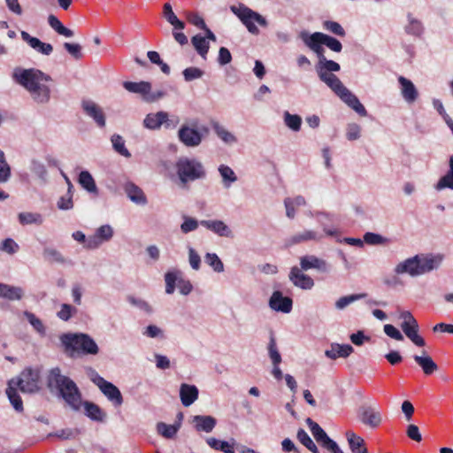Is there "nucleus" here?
I'll use <instances>...</instances> for the list:
<instances>
[{"mask_svg":"<svg viewBox=\"0 0 453 453\" xmlns=\"http://www.w3.org/2000/svg\"><path fill=\"white\" fill-rule=\"evenodd\" d=\"M39 381L40 371L31 367L25 368L19 376L8 381L6 395L15 411L21 412L24 410L23 402L18 389L22 393H35L40 389Z\"/></svg>","mask_w":453,"mask_h":453,"instance_id":"1","label":"nucleus"},{"mask_svg":"<svg viewBox=\"0 0 453 453\" xmlns=\"http://www.w3.org/2000/svg\"><path fill=\"white\" fill-rule=\"evenodd\" d=\"M15 81L28 90L33 98L39 103H46L50 99V89L45 82L50 81L48 74L38 69H25L14 72Z\"/></svg>","mask_w":453,"mask_h":453,"instance_id":"2","label":"nucleus"},{"mask_svg":"<svg viewBox=\"0 0 453 453\" xmlns=\"http://www.w3.org/2000/svg\"><path fill=\"white\" fill-rule=\"evenodd\" d=\"M50 389H56L65 402L74 411H79L81 406V394L75 382L69 377L61 374L58 367L50 370L48 380Z\"/></svg>","mask_w":453,"mask_h":453,"instance_id":"3","label":"nucleus"},{"mask_svg":"<svg viewBox=\"0 0 453 453\" xmlns=\"http://www.w3.org/2000/svg\"><path fill=\"white\" fill-rule=\"evenodd\" d=\"M60 342L65 353L71 358L96 355L99 352L96 342L87 334H63Z\"/></svg>","mask_w":453,"mask_h":453,"instance_id":"4","label":"nucleus"},{"mask_svg":"<svg viewBox=\"0 0 453 453\" xmlns=\"http://www.w3.org/2000/svg\"><path fill=\"white\" fill-rule=\"evenodd\" d=\"M441 262V257L432 255H416L399 263L395 272L397 274L408 273L418 276L436 269Z\"/></svg>","mask_w":453,"mask_h":453,"instance_id":"5","label":"nucleus"},{"mask_svg":"<svg viewBox=\"0 0 453 453\" xmlns=\"http://www.w3.org/2000/svg\"><path fill=\"white\" fill-rule=\"evenodd\" d=\"M300 37L308 48L316 55H320L321 57H323L325 53L323 45H326L328 49L337 53L341 52L342 50V44L339 40L321 32H315L311 35L302 32Z\"/></svg>","mask_w":453,"mask_h":453,"instance_id":"6","label":"nucleus"},{"mask_svg":"<svg viewBox=\"0 0 453 453\" xmlns=\"http://www.w3.org/2000/svg\"><path fill=\"white\" fill-rule=\"evenodd\" d=\"M176 174L183 187L206 175L203 165L196 159L180 157L175 164Z\"/></svg>","mask_w":453,"mask_h":453,"instance_id":"7","label":"nucleus"},{"mask_svg":"<svg viewBox=\"0 0 453 453\" xmlns=\"http://www.w3.org/2000/svg\"><path fill=\"white\" fill-rule=\"evenodd\" d=\"M231 12L235 14L247 27L248 31L253 35H257L259 30L255 25L257 22L259 25L265 27L266 20L257 12H255L250 8L247 7L243 4H240L238 6H230Z\"/></svg>","mask_w":453,"mask_h":453,"instance_id":"8","label":"nucleus"},{"mask_svg":"<svg viewBox=\"0 0 453 453\" xmlns=\"http://www.w3.org/2000/svg\"><path fill=\"white\" fill-rule=\"evenodd\" d=\"M400 318L403 319L401 328L404 334L418 347H424L426 342L422 336L418 334L419 326L417 319L410 311H403Z\"/></svg>","mask_w":453,"mask_h":453,"instance_id":"9","label":"nucleus"},{"mask_svg":"<svg viewBox=\"0 0 453 453\" xmlns=\"http://www.w3.org/2000/svg\"><path fill=\"white\" fill-rule=\"evenodd\" d=\"M92 380L115 406H120L123 403L122 395L114 384L107 381L98 374H96Z\"/></svg>","mask_w":453,"mask_h":453,"instance_id":"10","label":"nucleus"},{"mask_svg":"<svg viewBox=\"0 0 453 453\" xmlns=\"http://www.w3.org/2000/svg\"><path fill=\"white\" fill-rule=\"evenodd\" d=\"M358 418L364 425L372 428L378 427L382 421L380 412L370 406L360 407L358 410Z\"/></svg>","mask_w":453,"mask_h":453,"instance_id":"11","label":"nucleus"},{"mask_svg":"<svg viewBox=\"0 0 453 453\" xmlns=\"http://www.w3.org/2000/svg\"><path fill=\"white\" fill-rule=\"evenodd\" d=\"M81 107L86 115L93 119L99 127H105V114L98 104L91 100H83Z\"/></svg>","mask_w":453,"mask_h":453,"instance_id":"12","label":"nucleus"},{"mask_svg":"<svg viewBox=\"0 0 453 453\" xmlns=\"http://www.w3.org/2000/svg\"><path fill=\"white\" fill-rule=\"evenodd\" d=\"M268 353L273 365L272 374L277 380H280L283 378V373L279 366L281 363V356L277 349L276 340L273 333L270 335Z\"/></svg>","mask_w":453,"mask_h":453,"instance_id":"13","label":"nucleus"},{"mask_svg":"<svg viewBox=\"0 0 453 453\" xmlns=\"http://www.w3.org/2000/svg\"><path fill=\"white\" fill-rule=\"evenodd\" d=\"M270 307L284 313H288L292 310L293 301L290 297L283 296L280 291H274L269 301Z\"/></svg>","mask_w":453,"mask_h":453,"instance_id":"14","label":"nucleus"},{"mask_svg":"<svg viewBox=\"0 0 453 453\" xmlns=\"http://www.w3.org/2000/svg\"><path fill=\"white\" fill-rule=\"evenodd\" d=\"M180 141L188 147H195L201 143V134L193 128L183 126L178 132Z\"/></svg>","mask_w":453,"mask_h":453,"instance_id":"15","label":"nucleus"},{"mask_svg":"<svg viewBox=\"0 0 453 453\" xmlns=\"http://www.w3.org/2000/svg\"><path fill=\"white\" fill-rule=\"evenodd\" d=\"M301 268L294 266L290 270L289 280L297 288L302 289H311L314 286L313 280L303 273Z\"/></svg>","mask_w":453,"mask_h":453,"instance_id":"16","label":"nucleus"},{"mask_svg":"<svg viewBox=\"0 0 453 453\" xmlns=\"http://www.w3.org/2000/svg\"><path fill=\"white\" fill-rule=\"evenodd\" d=\"M20 36L32 49L43 55L49 56L53 51V46L50 43L43 42L26 31H21Z\"/></svg>","mask_w":453,"mask_h":453,"instance_id":"17","label":"nucleus"},{"mask_svg":"<svg viewBox=\"0 0 453 453\" xmlns=\"http://www.w3.org/2000/svg\"><path fill=\"white\" fill-rule=\"evenodd\" d=\"M162 124H165L167 127L171 125L167 112L150 113L143 120L144 127L151 130L159 128Z\"/></svg>","mask_w":453,"mask_h":453,"instance_id":"18","label":"nucleus"},{"mask_svg":"<svg viewBox=\"0 0 453 453\" xmlns=\"http://www.w3.org/2000/svg\"><path fill=\"white\" fill-rule=\"evenodd\" d=\"M318 75L320 81L325 82L337 96L345 91L346 88L335 74L318 70Z\"/></svg>","mask_w":453,"mask_h":453,"instance_id":"19","label":"nucleus"},{"mask_svg":"<svg viewBox=\"0 0 453 453\" xmlns=\"http://www.w3.org/2000/svg\"><path fill=\"white\" fill-rule=\"evenodd\" d=\"M398 81L401 85L403 99L409 104L414 103L418 96V93L412 81L403 76H399Z\"/></svg>","mask_w":453,"mask_h":453,"instance_id":"20","label":"nucleus"},{"mask_svg":"<svg viewBox=\"0 0 453 453\" xmlns=\"http://www.w3.org/2000/svg\"><path fill=\"white\" fill-rule=\"evenodd\" d=\"M301 269L307 271L310 269H317L320 272L327 271V264L325 260L320 259L313 255L303 256L300 258Z\"/></svg>","mask_w":453,"mask_h":453,"instance_id":"21","label":"nucleus"},{"mask_svg":"<svg viewBox=\"0 0 453 453\" xmlns=\"http://www.w3.org/2000/svg\"><path fill=\"white\" fill-rule=\"evenodd\" d=\"M198 389L195 385L183 383L180 388V397L185 407L190 406L198 398Z\"/></svg>","mask_w":453,"mask_h":453,"instance_id":"22","label":"nucleus"},{"mask_svg":"<svg viewBox=\"0 0 453 453\" xmlns=\"http://www.w3.org/2000/svg\"><path fill=\"white\" fill-rule=\"evenodd\" d=\"M353 351L354 349L349 344L332 343L330 349L325 351V355L328 358L335 360L338 357H348Z\"/></svg>","mask_w":453,"mask_h":453,"instance_id":"23","label":"nucleus"},{"mask_svg":"<svg viewBox=\"0 0 453 453\" xmlns=\"http://www.w3.org/2000/svg\"><path fill=\"white\" fill-rule=\"evenodd\" d=\"M350 108L360 116H366L367 111L358 98L347 88L339 96Z\"/></svg>","mask_w":453,"mask_h":453,"instance_id":"24","label":"nucleus"},{"mask_svg":"<svg viewBox=\"0 0 453 453\" xmlns=\"http://www.w3.org/2000/svg\"><path fill=\"white\" fill-rule=\"evenodd\" d=\"M413 358L426 375H431L438 370V365L426 351H423L422 356L415 355Z\"/></svg>","mask_w":453,"mask_h":453,"instance_id":"25","label":"nucleus"},{"mask_svg":"<svg viewBox=\"0 0 453 453\" xmlns=\"http://www.w3.org/2000/svg\"><path fill=\"white\" fill-rule=\"evenodd\" d=\"M195 428L198 432H211L216 426V418L211 416L196 415L193 417Z\"/></svg>","mask_w":453,"mask_h":453,"instance_id":"26","label":"nucleus"},{"mask_svg":"<svg viewBox=\"0 0 453 453\" xmlns=\"http://www.w3.org/2000/svg\"><path fill=\"white\" fill-rule=\"evenodd\" d=\"M24 296V291L20 287L11 286L0 283V297L9 301L20 300Z\"/></svg>","mask_w":453,"mask_h":453,"instance_id":"27","label":"nucleus"},{"mask_svg":"<svg viewBox=\"0 0 453 453\" xmlns=\"http://www.w3.org/2000/svg\"><path fill=\"white\" fill-rule=\"evenodd\" d=\"M201 225L220 236H232V231L221 220H203L201 221Z\"/></svg>","mask_w":453,"mask_h":453,"instance_id":"28","label":"nucleus"},{"mask_svg":"<svg viewBox=\"0 0 453 453\" xmlns=\"http://www.w3.org/2000/svg\"><path fill=\"white\" fill-rule=\"evenodd\" d=\"M125 192L129 199L135 203L145 204L147 203L143 191L132 182H128L125 185Z\"/></svg>","mask_w":453,"mask_h":453,"instance_id":"29","label":"nucleus"},{"mask_svg":"<svg viewBox=\"0 0 453 453\" xmlns=\"http://www.w3.org/2000/svg\"><path fill=\"white\" fill-rule=\"evenodd\" d=\"M123 87L131 93L140 94L145 101V96L151 90V84L149 81H124Z\"/></svg>","mask_w":453,"mask_h":453,"instance_id":"30","label":"nucleus"},{"mask_svg":"<svg viewBox=\"0 0 453 453\" xmlns=\"http://www.w3.org/2000/svg\"><path fill=\"white\" fill-rule=\"evenodd\" d=\"M346 437L352 453H368L362 437L351 431L346 432Z\"/></svg>","mask_w":453,"mask_h":453,"instance_id":"31","label":"nucleus"},{"mask_svg":"<svg viewBox=\"0 0 453 453\" xmlns=\"http://www.w3.org/2000/svg\"><path fill=\"white\" fill-rule=\"evenodd\" d=\"M81 405L84 406L86 416H88L90 419L98 422L104 421L105 413L97 404L85 401L84 403L81 402Z\"/></svg>","mask_w":453,"mask_h":453,"instance_id":"32","label":"nucleus"},{"mask_svg":"<svg viewBox=\"0 0 453 453\" xmlns=\"http://www.w3.org/2000/svg\"><path fill=\"white\" fill-rule=\"evenodd\" d=\"M306 424L308 425L314 439L323 446L326 443V441H328L330 437L324 431V429L315 421H313L311 418H306Z\"/></svg>","mask_w":453,"mask_h":453,"instance_id":"33","label":"nucleus"},{"mask_svg":"<svg viewBox=\"0 0 453 453\" xmlns=\"http://www.w3.org/2000/svg\"><path fill=\"white\" fill-rule=\"evenodd\" d=\"M49 26L58 35L65 37H73L74 33L73 30L65 27L58 18L54 14H50L48 17Z\"/></svg>","mask_w":453,"mask_h":453,"instance_id":"34","label":"nucleus"},{"mask_svg":"<svg viewBox=\"0 0 453 453\" xmlns=\"http://www.w3.org/2000/svg\"><path fill=\"white\" fill-rule=\"evenodd\" d=\"M163 16L175 29L185 28V23L178 19L169 3L165 4L163 6Z\"/></svg>","mask_w":453,"mask_h":453,"instance_id":"35","label":"nucleus"},{"mask_svg":"<svg viewBox=\"0 0 453 453\" xmlns=\"http://www.w3.org/2000/svg\"><path fill=\"white\" fill-rule=\"evenodd\" d=\"M191 43L202 58L206 59L210 49V44L206 38L201 35H196L191 38Z\"/></svg>","mask_w":453,"mask_h":453,"instance_id":"36","label":"nucleus"},{"mask_svg":"<svg viewBox=\"0 0 453 453\" xmlns=\"http://www.w3.org/2000/svg\"><path fill=\"white\" fill-rule=\"evenodd\" d=\"M81 186L89 193L97 194L98 189L96 185L95 180L88 171H81L79 179Z\"/></svg>","mask_w":453,"mask_h":453,"instance_id":"37","label":"nucleus"},{"mask_svg":"<svg viewBox=\"0 0 453 453\" xmlns=\"http://www.w3.org/2000/svg\"><path fill=\"white\" fill-rule=\"evenodd\" d=\"M296 438L311 452L320 453L317 445L314 443V441L311 440V438L310 437V435L307 434V432L304 429H303V428L298 429L297 434H296Z\"/></svg>","mask_w":453,"mask_h":453,"instance_id":"38","label":"nucleus"},{"mask_svg":"<svg viewBox=\"0 0 453 453\" xmlns=\"http://www.w3.org/2000/svg\"><path fill=\"white\" fill-rule=\"evenodd\" d=\"M180 428V424L167 425L164 422H159L157 425V433L166 439H173Z\"/></svg>","mask_w":453,"mask_h":453,"instance_id":"39","label":"nucleus"},{"mask_svg":"<svg viewBox=\"0 0 453 453\" xmlns=\"http://www.w3.org/2000/svg\"><path fill=\"white\" fill-rule=\"evenodd\" d=\"M207 444L215 450H220L224 453H234V446L227 441L210 437L206 440Z\"/></svg>","mask_w":453,"mask_h":453,"instance_id":"40","label":"nucleus"},{"mask_svg":"<svg viewBox=\"0 0 453 453\" xmlns=\"http://www.w3.org/2000/svg\"><path fill=\"white\" fill-rule=\"evenodd\" d=\"M319 58V64L317 65V71L318 70H323L326 73L328 72H338L340 71L341 67L340 65L334 60H328L326 58L325 55L321 57L320 55H317Z\"/></svg>","mask_w":453,"mask_h":453,"instance_id":"41","label":"nucleus"},{"mask_svg":"<svg viewBox=\"0 0 453 453\" xmlns=\"http://www.w3.org/2000/svg\"><path fill=\"white\" fill-rule=\"evenodd\" d=\"M18 217L21 225H41L42 223V217L39 213L20 212Z\"/></svg>","mask_w":453,"mask_h":453,"instance_id":"42","label":"nucleus"},{"mask_svg":"<svg viewBox=\"0 0 453 453\" xmlns=\"http://www.w3.org/2000/svg\"><path fill=\"white\" fill-rule=\"evenodd\" d=\"M211 126L217 135L226 143H233L236 141L235 137L219 123L214 122Z\"/></svg>","mask_w":453,"mask_h":453,"instance_id":"43","label":"nucleus"},{"mask_svg":"<svg viewBox=\"0 0 453 453\" xmlns=\"http://www.w3.org/2000/svg\"><path fill=\"white\" fill-rule=\"evenodd\" d=\"M219 172L223 179L224 185L226 188L230 186V183L235 182L237 180V177L234 172L227 165H219Z\"/></svg>","mask_w":453,"mask_h":453,"instance_id":"44","label":"nucleus"},{"mask_svg":"<svg viewBox=\"0 0 453 453\" xmlns=\"http://www.w3.org/2000/svg\"><path fill=\"white\" fill-rule=\"evenodd\" d=\"M111 142L113 149L120 155L129 157L131 156L130 152L125 146V141L119 134H113L111 136Z\"/></svg>","mask_w":453,"mask_h":453,"instance_id":"45","label":"nucleus"},{"mask_svg":"<svg viewBox=\"0 0 453 453\" xmlns=\"http://www.w3.org/2000/svg\"><path fill=\"white\" fill-rule=\"evenodd\" d=\"M323 28L333 35H335L340 37H344L346 35V32L342 25L336 21L333 20H325L323 22Z\"/></svg>","mask_w":453,"mask_h":453,"instance_id":"46","label":"nucleus"},{"mask_svg":"<svg viewBox=\"0 0 453 453\" xmlns=\"http://www.w3.org/2000/svg\"><path fill=\"white\" fill-rule=\"evenodd\" d=\"M285 124L293 131H299L302 125V119L299 115L290 114L286 111L284 115Z\"/></svg>","mask_w":453,"mask_h":453,"instance_id":"47","label":"nucleus"},{"mask_svg":"<svg viewBox=\"0 0 453 453\" xmlns=\"http://www.w3.org/2000/svg\"><path fill=\"white\" fill-rule=\"evenodd\" d=\"M366 294H356L350 296H345L339 298L335 303V307L339 310L344 309L351 303L365 298Z\"/></svg>","mask_w":453,"mask_h":453,"instance_id":"48","label":"nucleus"},{"mask_svg":"<svg viewBox=\"0 0 453 453\" xmlns=\"http://www.w3.org/2000/svg\"><path fill=\"white\" fill-rule=\"evenodd\" d=\"M364 242L369 245H381L388 242V240L375 233L367 232L364 234Z\"/></svg>","mask_w":453,"mask_h":453,"instance_id":"49","label":"nucleus"},{"mask_svg":"<svg viewBox=\"0 0 453 453\" xmlns=\"http://www.w3.org/2000/svg\"><path fill=\"white\" fill-rule=\"evenodd\" d=\"M178 279V272H167L165 274V292L171 295L174 292Z\"/></svg>","mask_w":453,"mask_h":453,"instance_id":"50","label":"nucleus"},{"mask_svg":"<svg viewBox=\"0 0 453 453\" xmlns=\"http://www.w3.org/2000/svg\"><path fill=\"white\" fill-rule=\"evenodd\" d=\"M317 238V234L311 230H305L301 234H294L290 238L291 244H297L303 242H307L311 240H315Z\"/></svg>","mask_w":453,"mask_h":453,"instance_id":"51","label":"nucleus"},{"mask_svg":"<svg viewBox=\"0 0 453 453\" xmlns=\"http://www.w3.org/2000/svg\"><path fill=\"white\" fill-rule=\"evenodd\" d=\"M205 262L213 268L217 273H221L224 270L222 261L215 253H207L205 256Z\"/></svg>","mask_w":453,"mask_h":453,"instance_id":"52","label":"nucleus"},{"mask_svg":"<svg viewBox=\"0 0 453 453\" xmlns=\"http://www.w3.org/2000/svg\"><path fill=\"white\" fill-rule=\"evenodd\" d=\"M63 47L73 58L78 60L83 58L82 48L79 43L64 42Z\"/></svg>","mask_w":453,"mask_h":453,"instance_id":"53","label":"nucleus"},{"mask_svg":"<svg viewBox=\"0 0 453 453\" xmlns=\"http://www.w3.org/2000/svg\"><path fill=\"white\" fill-rule=\"evenodd\" d=\"M25 316L27 317L28 322L38 333H40L41 334H45V326L39 318H37L34 313L29 311H26Z\"/></svg>","mask_w":453,"mask_h":453,"instance_id":"54","label":"nucleus"},{"mask_svg":"<svg viewBox=\"0 0 453 453\" xmlns=\"http://www.w3.org/2000/svg\"><path fill=\"white\" fill-rule=\"evenodd\" d=\"M18 243L12 238H6L0 243V250L12 255L19 250Z\"/></svg>","mask_w":453,"mask_h":453,"instance_id":"55","label":"nucleus"},{"mask_svg":"<svg viewBox=\"0 0 453 453\" xmlns=\"http://www.w3.org/2000/svg\"><path fill=\"white\" fill-rule=\"evenodd\" d=\"M182 73L186 81L199 79L203 75V72L198 67H188Z\"/></svg>","mask_w":453,"mask_h":453,"instance_id":"56","label":"nucleus"},{"mask_svg":"<svg viewBox=\"0 0 453 453\" xmlns=\"http://www.w3.org/2000/svg\"><path fill=\"white\" fill-rule=\"evenodd\" d=\"M96 234L99 240L104 242L109 241L113 234V230L109 225L101 226L96 231Z\"/></svg>","mask_w":453,"mask_h":453,"instance_id":"57","label":"nucleus"},{"mask_svg":"<svg viewBox=\"0 0 453 453\" xmlns=\"http://www.w3.org/2000/svg\"><path fill=\"white\" fill-rule=\"evenodd\" d=\"M76 312V309L73 307L71 304L64 303L61 305V309L58 311V317L64 320L67 321L71 319L73 313Z\"/></svg>","mask_w":453,"mask_h":453,"instance_id":"58","label":"nucleus"},{"mask_svg":"<svg viewBox=\"0 0 453 453\" xmlns=\"http://www.w3.org/2000/svg\"><path fill=\"white\" fill-rule=\"evenodd\" d=\"M186 18L187 20L195 27L200 29L206 28V24L203 19L199 14L196 12H188L186 14Z\"/></svg>","mask_w":453,"mask_h":453,"instance_id":"59","label":"nucleus"},{"mask_svg":"<svg viewBox=\"0 0 453 453\" xmlns=\"http://www.w3.org/2000/svg\"><path fill=\"white\" fill-rule=\"evenodd\" d=\"M411 17V15L409 16ZM423 27L419 20L410 18L409 25L406 27V32L414 35H419L422 33Z\"/></svg>","mask_w":453,"mask_h":453,"instance_id":"60","label":"nucleus"},{"mask_svg":"<svg viewBox=\"0 0 453 453\" xmlns=\"http://www.w3.org/2000/svg\"><path fill=\"white\" fill-rule=\"evenodd\" d=\"M361 127L356 123L348 125L346 137L349 141L357 140L360 137Z\"/></svg>","mask_w":453,"mask_h":453,"instance_id":"61","label":"nucleus"},{"mask_svg":"<svg viewBox=\"0 0 453 453\" xmlns=\"http://www.w3.org/2000/svg\"><path fill=\"white\" fill-rule=\"evenodd\" d=\"M437 189L449 188L453 189V173L448 172L443 177L440 179L436 186Z\"/></svg>","mask_w":453,"mask_h":453,"instance_id":"62","label":"nucleus"},{"mask_svg":"<svg viewBox=\"0 0 453 453\" xmlns=\"http://www.w3.org/2000/svg\"><path fill=\"white\" fill-rule=\"evenodd\" d=\"M384 332L388 336H389L392 339H395L396 341L403 340V336L401 334V332L396 327H395L393 325H390V324L385 325Z\"/></svg>","mask_w":453,"mask_h":453,"instance_id":"63","label":"nucleus"},{"mask_svg":"<svg viewBox=\"0 0 453 453\" xmlns=\"http://www.w3.org/2000/svg\"><path fill=\"white\" fill-rule=\"evenodd\" d=\"M232 61V55L228 49L220 47L219 50L218 62L221 65L229 64Z\"/></svg>","mask_w":453,"mask_h":453,"instance_id":"64","label":"nucleus"}]
</instances>
